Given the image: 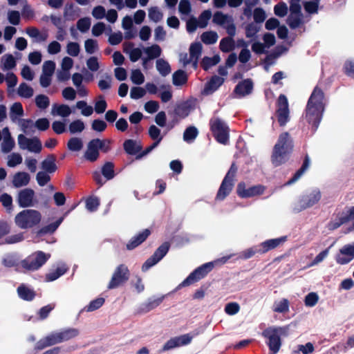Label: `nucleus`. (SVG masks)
Returning <instances> with one entry per match:
<instances>
[{"label": "nucleus", "instance_id": "obj_1", "mask_svg": "<svg viewBox=\"0 0 354 354\" xmlns=\"http://www.w3.org/2000/svg\"><path fill=\"white\" fill-rule=\"evenodd\" d=\"M324 93L317 87L315 88L308 102L305 118L315 130L321 120L322 113L324 111Z\"/></svg>", "mask_w": 354, "mask_h": 354}, {"label": "nucleus", "instance_id": "obj_2", "mask_svg": "<svg viewBox=\"0 0 354 354\" xmlns=\"http://www.w3.org/2000/svg\"><path fill=\"white\" fill-rule=\"evenodd\" d=\"M292 149V142L288 133L285 132L279 135L275 144L271 160L274 166H279L286 160L287 155Z\"/></svg>", "mask_w": 354, "mask_h": 354}, {"label": "nucleus", "instance_id": "obj_3", "mask_svg": "<svg viewBox=\"0 0 354 354\" xmlns=\"http://www.w3.org/2000/svg\"><path fill=\"white\" fill-rule=\"evenodd\" d=\"M230 257L231 255L223 257L214 261L206 263L198 267L190 273V274L176 287V290H179L183 287L189 286L204 278L215 266L224 264L228 261V259H230Z\"/></svg>", "mask_w": 354, "mask_h": 354}, {"label": "nucleus", "instance_id": "obj_4", "mask_svg": "<svg viewBox=\"0 0 354 354\" xmlns=\"http://www.w3.org/2000/svg\"><path fill=\"white\" fill-rule=\"evenodd\" d=\"M288 331V326L269 327L263 331L262 335L268 339L270 354H277L279 352L281 346L280 337L287 336Z\"/></svg>", "mask_w": 354, "mask_h": 354}, {"label": "nucleus", "instance_id": "obj_5", "mask_svg": "<svg viewBox=\"0 0 354 354\" xmlns=\"http://www.w3.org/2000/svg\"><path fill=\"white\" fill-rule=\"evenodd\" d=\"M322 194L318 188H312L300 195L293 203L292 209L295 212H300L317 204Z\"/></svg>", "mask_w": 354, "mask_h": 354}, {"label": "nucleus", "instance_id": "obj_6", "mask_svg": "<svg viewBox=\"0 0 354 354\" xmlns=\"http://www.w3.org/2000/svg\"><path fill=\"white\" fill-rule=\"evenodd\" d=\"M41 220V213L35 209H24L18 213L15 223L21 229H30L38 225Z\"/></svg>", "mask_w": 354, "mask_h": 354}, {"label": "nucleus", "instance_id": "obj_7", "mask_svg": "<svg viewBox=\"0 0 354 354\" xmlns=\"http://www.w3.org/2000/svg\"><path fill=\"white\" fill-rule=\"evenodd\" d=\"M111 141L108 139L100 140L99 138L93 139L87 144L86 150L84 153V158L91 162L95 161L99 157V151L108 152L111 147Z\"/></svg>", "mask_w": 354, "mask_h": 354}, {"label": "nucleus", "instance_id": "obj_8", "mask_svg": "<svg viewBox=\"0 0 354 354\" xmlns=\"http://www.w3.org/2000/svg\"><path fill=\"white\" fill-rule=\"evenodd\" d=\"M209 124L216 140L221 144L226 145L229 140V128L227 124L217 117H213Z\"/></svg>", "mask_w": 354, "mask_h": 354}, {"label": "nucleus", "instance_id": "obj_9", "mask_svg": "<svg viewBox=\"0 0 354 354\" xmlns=\"http://www.w3.org/2000/svg\"><path fill=\"white\" fill-rule=\"evenodd\" d=\"M50 257V254L38 251L29 255L21 262V267L27 270H36L41 268Z\"/></svg>", "mask_w": 354, "mask_h": 354}, {"label": "nucleus", "instance_id": "obj_10", "mask_svg": "<svg viewBox=\"0 0 354 354\" xmlns=\"http://www.w3.org/2000/svg\"><path fill=\"white\" fill-rule=\"evenodd\" d=\"M236 171L237 168L234 165H232L221 185L216 195V199L222 201L231 192Z\"/></svg>", "mask_w": 354, "mask_h": 354}, {"label": "nucleus", "instance_id": "obj_11", "mask_svg": "<svg viewBox=\"0 0 354 354\" xmlns=\"http://www.w3.org/2000/svg\"><path fill=\"white\" fill-rule=\"evenodd\" d=\"M18 145L21 149L28 150L30 152L39 153L42 149V145L37 137L28 138L24 134H19L17 138Z\"/></svg>", "mask_w": 354, "mask_h": 354}, {"label": "nucleus", "instance_id": "obj_12", "mask_svg": "<svg viewBox=\"0 0 354 354\" xmlns=\"http://www.w3.org/2000/svg\"><path fill=\"white\" fill-rule=\"evenodd\" d=\"M213 22L223 27L230 36L234 37L236 35V26L231 16L216 12L213 16Z\"/></svg>", "mask_w": 354, "mask_h": 354}, {"label": "nucleus", "instance_id": "obj_13", "mask_svg": "<svg viewBox=\"0 0 354 354\" xmlns=\"http://www.w3.org/2000/svg\"><path fill=\"white\" fill-rule=\"evenodd\" d=\"M266 187L258 185L252 187H247L244 183H240L237 185L236 193L241 198H252L262 195Z\"/></svg>", "mask_w": 354, "mask_h": 354}, {"label": "nucleus", "instance_id": "obj_14", "mask_svg": "<svg viewBox=\"0 0 354 354\" xmlns=\"http://www.w3.org/2000/svg\"><path fill=\"white\" fill-rule=\"evenodd\" d=\"M290 10V14L288 19V24L290 28H296L303 23L299 0H291Z\"/></svg>", "mask_w": 354, "mask_h": 354}, {"label": "nucleus", "instance_id": "obj_15", "mask_svg": "<svg viewBox=\"0 0 354 354\" xmlns=\"http://www.w3.org/2000/svg\"><path fill=\"white\" fill-rule=\"evenodd\" d=\"M169 248V244L168 243H164L162 244L154 252L153 256L149 258L145 263L142 265V271H147L153 266L156 265L159 261H160L167 253Z\"/></svg>", "mask_w": 354, "mask_h": 354}, {"label": "nucleus", "instance_id": "obj_16", "mask_svg": "<svg viewBox=\"0 0 354 354\" xmlns=\"http://www.w3.org/2000/svg\"><path fill=\"white\" fill-rule=\"evenodd\" d=\"M277 113L280 125H285L289 120V109L288 100L284 95H281L279 97Z\"/></svg>", "mask_w": 354, "mask_h": 354}, {"label": "nucleus", "instance_id": "obj_17", "mask_svg": "<svg viewBox=\"0 0 354 354\" xmlns=\"http://www.w3.org/2000/svg\"><path fill=\"white\" fill-rule=\"evenodd\" d=\"M129 278V270L127 266L124 265H120L115 269L111 281L109 283L108 288L109 289H113L124 281H126Z\"/></svg>", "mask_w": 354, "mask_h": 354}, {"label": "nucleus", "instance_id": "obj_18", "mask_svg": "<svg viewBox=\"0 0 354 354\" xmlns=\"http://www.w3.org/2000/svg\"><path fill=\"white\" fill-rule=\"evenodd\" d=\"M35 192L30 188L21 190L17 196V202L21 207H32L34 202Z\"/></svg>", "mask_w": 354, "mask_h": 354}, {"label": "nucleus", "instance_id": "obj_19", "mask_svg": "<svg viewBox=\"0 0 354 354\" xmlns=\"http://www.w3.org/2000/svg\"><path fill=\"white\" fill-rule=\"evenodd\" d=\"M354 257V246L346 245L343 246L337 254L335 259L339 264H346L350 262Z\"/></svg>", "mask_w": 354, "mask_h": 354}, {"label": "nucleus", "instance_id": "obj_20", "mask_svg": "<svg viewBox=\"0 0 354 354\" xmlns=\"http://www.w3.org/2000/svg\"><path fill=\"white\" fill-rule=\"evenodd\" d=\"M161 52L162 50L160 47L157 44L143 48V66H145L149 60L158 57L160 55Z\"/></svg>", "mask_w": 354, "mask_h": 354}, {"label": "nucleus", "instance_id": "obj_21", "mask_svg": "<svg viewBox=\"0 0 354 354\" xmlns=\"http://www.w3.org/2000/svg\"><path fill=\"white\" fill-rule=\"evenodd\" d=\"M62 342L61 337L59 332L51 333L49 335L41 339L37 344V349H43L45 347L50 346Z\"/></svg>", "mask_w": 354, "mask_h": 354}, {"label": "nucleus", "instance_id": "obj_22", "mask_svg": "<svg viewBox=\"0 0 354 354\" xmlns=\"http://www.w3.org/2000/svg\"><path fill=\"white\" fill-rule=\"evenodd\" d=\"M285 241L286 237L267 240L258 245L259 253H266L272 249L276 248Z\"/></svg>", "mask_w": 354, "mask_h": 354}, {"label": "nucleus", "instance_id": "obj_23", "mask_svg": "<svg viewBox=\"0 0 354 354\" xmlns=\"http://www.w3.org/2000/svg\"><path fill=\"white\" fill-rule=\"evenodd\" d=\"M30 175L24 171L16 173L12 179V185L15 187L19 188L27 185L30 182Z\"/></svg>", "mask_w": 354, "mask_h": 354}, {"label": "nucleus", "instance_id": "obj_24", "mask_svg": "<svg viewBox=\"0 0 354 354\" xmlns=\"http://www.w3.org/2000/svg\"><path fill=\"white\" fill-rule=\"evenodd\" d=\"M224 82L223 77L218 76L213 77L211 80L207 82L203 89V94L209 95L214 92Z\"/></svg>", "mask_w": 354, "mask_h": 354}, {"label": "nucleus", "instance_id": "obj_25", "mask_svg": "<svg viewBox=\"0 0 354 354\" xmlns=\"http://www.w3.org/2000/svg\"><path fill=\"white\" fill-rule=\"evenodd\" d=\"M202 53V45L201 43H194L189 48V55L192 61V66L196 68L198 65V59Z\"/></svg>", "mask_w": 354, "mask_h": 354}, {"label": "nucleus", "instance_id": "obj_26", "mask_svg": "<svg viewBox=\"0 0 354 354\" xmlns=\"http://www.w3.org/2000/svg\"><path fill=\"white\" fill-rule=\"evenodd\" d=\"M149 134L150 137L153 140H155V142L150 147H149L147 148V152H149L151 150H153L154 148H156L159 145V143L160 142V141L162 139V137L160 136V130L155 125H151L149 127Z\"/></svg>", "mask_w": 354, "mask_h": 354}, {"label": "nucleus", "instance_id": "obj_27", "mask_svg": "<svg viewBox=\"0 0 354 354\" xmlns=\"http://www.w3.org/2000/svg\"><path fill=\"white\" fill-rule=\"evenodd\" d=\"M150 234V231L149 230H145L141 233L138 234L137 236H134L131 239V241L127 243V248L129 250H132L142 243Z\"/></svg>", "mask_w": 354, "mask_h": 354}, {"label": "nucleus", "instance_id": "obj_28", "mask_svg": "<svg viewBox=\"0 0 354 354\" xmlns=\"http://www.w3.org/2000/svg\"><path fill=\"white\" fill-rule=\"evenodd\" d=\"M71 112V108L66 104H53L51 110L53 115H58L62 118L69 116Z\"/></svg>", "mask_w": 354, "mask_h": 354}, {"label": "nucleus", "instance_id": "obj_29", "mask_svg": "<svg viewBox=\"0 0 354 354\" xmlns=\"http://www.w3.org/2000/svg\"><path fill=\"white\" fill-rule=\"evenodd\" d=\"M24 115L22 105L19 102H15L12 104L10 111V118L14 122H18L21 120L20 118Z\"/></svg>", "mask_w": 354, "mask_h": 354}, {"label": "nucleus", "instance_id": "obj_30", "mask_svg": "<svg viewBox=\"0 0 354 354\" xmlns=\"http://www.w3.org/2000/svg\"><path fill=\"white\" fill-rule=\"evenodd\" d=\"M252 88V83L249 80H245L239 83L235 88V93L240 96L249 94Z\"/></svg>", "mask_w": 354, "mask_h": 354}, {"label": "nucleus", "instance_id": "obj_31", "mask_svg": "<svg viewBox=\"0 0 354 354\" xmlns=\"http://www.w3.org/2000/svg\"><path fill=\"white\" fill-rule=\"evenodd\" d=\"M16 66V60L12 55L6 54L1 57V67L3 70H10Z\"/></svg>", "mask_w": 354, "mask_h": 354}, {"label": "nucleus", "instance_id": "obj_32", "mask_svg": "<svg viewBox=\"0 0 354 354\" xmlns=\"http://www.w3.org/2000/svg\"><path fill=\"white\" fill-rule=\"evenodd\" d=\"M156 66L157 71L162 76H167L171 73L169 63L163 59H157Z\"/></svg>", "mask_w": 354, "mask_h": 354}, {"label": "nucleus", "instance_id": "obj_33", "mask_svg": "<svg viewBox=\"0 0 354 354\" xmlns=\"http://www.w3.org/2000/svg\"><path fill=\"white\" fill-rule=\"evenodd\" d=\"M24 133L30 134L35 132V123L31 120H21L17 122Z\"/></svg>", "mask_w": 354, "mask_h": 354}, {"label": "nucleus", "instance_id": "obj_34", "mask_svg": "<svg viewBox=\"0 0 354 354\" xmlns=\"http://www.w3.org/2000/svg\"><path fill=\"white\" fill-rule=\"evenodd\" d=\"M192 110V106L190 103L186 102L183 104L179 105L175 110L176 115L180 118H184L187 117L191 111Z\"/></svg>", "mask_w": 354, "mask_h": 354}, {"label": "nucleus", "instance_id": "obj_35", "mask_svg": "<svg viewBox=\"0 0 354 354\" xmlns=\"http://www.w3.org/2000/svg\"><path fill=\"white\" fill-rule=\"evenodd\" d=\"M20 298L24 300H32L35 297V292L24 285L20 286L17 289Z\"/></svg>", "mask_w": 354, "mask_h": 354}, {"label": "nucleus", "instance_id": "obj_36", "mask_svg": "<svg viewBox=\"0 0 354 354\" xmlns=\"http://www.w3.org/2000/svg\"><path fill=\"white\" fill-rule=\"evenodd\" d=\"M220 49L224 53H228L234 48V41L232 37H225L220 41Z\"/></svg>", "mask_w": 354, "mask_h": 354}, {"label": "nucleus", "instance_id": "obj_37", "mask_svg": "<svg viewBox=\"0 0 354 354\" xmlns=\"http://www.w3.org/2000/svg\"><path fill=\"white\" fill-rule=\"evenodd\" d=\"M220 60V56L218 55H216L212 57H205L201 62V66L204 70L207 71L212 66L217 64Z\"/></svg>", "mask_w": 354, "mask_h": 354}, {"label": "nucleus", "instance_id": "obj_38", "mask_svg": "<svg viewBox=\"0 0 354 354\" xmlns=\"http://www.w3.org/2000/svg\"><path fill=\"white\" fill-rule=\"evenodd\" d=\"M17 93L22 97L30 98L33 95L34 91L31 86L26 83H22L19 85Z\"/></svg>", "mask_w": 354, "mask_h": 354}, {"label": "nucleus", "instance_id": "obj_39", "mask_svg": "<svg viewBox=\"0 0 354 354\" xmlns=\"http://www.w3.org/2000/svg\"><path fill=\"white\" fill-rule=\"evenodd\" d=\"M67 147L71 151H79L83 147V141L80 138H71L67 143Z\"/></svg>", "mask_w": 354, "mask_h": 354}, {"label": "nucleus", "instance_id": "obj_40", "mask_svg": "<svg viewBox=\"0 0 354 354\" xmlns=\"http://www.w3.org/2000/svg\"><path fill=\"white\" fill-rule=\"evenodd\" d=\"M218 36L216 32L208 31L202 34L201 40L206 44H212L216 42Z\"/></svg>", "mask_w": 354, "mask_h": 354}, {"label": "nucleus", "instance_id": "obj_41", "mask_svg": "<svg viewBox=\"0 0 354 354\" xmlns=\"http://www.w3.org/2000/svg\"><path fill=\"white\" fill-rule=\"evenodd\" d=\"M76 107L81 110V113L86 117L91 115L93 113V108L88 105L85 101H78Z\"/></svg>", "mask_w": 354, "mask_h": 354}, {"label": "nucleus", "instance_id": "obj_42", "mask_svg": "<svg viewBox=\"0 0 354 354\" xmlns=\"http://www.w3.org/2000/svg\"><path fill=\"white\" fill-rule=\"evenodd\" d=\"M198 130L194 127H189L183 133V140L187 142H193L198 136Z\"/></svg>", "mask_w": 354, "mask_h": 354}, {"label": "nucleus", "instance_id": "obj_43", "mask_svg": "<svg viewBox=\"0 0 354 354\" xmlns=\"http://www.w3.org/2000/svg\"><path fill=\"white\" fill-rule=\"evenodd\" d=\"M211 17L212 12L209 10H204L197 19L198 27L201 28L206 27Z\"/></svg>", "mask_w": 354, "mask_h": 354}, {"label": "nucleus", "instance_id": "obj_44", "mask_svg": "<svg viewBox=\"0 0 354 354\" xmlns=\"http://www.w3.org/2000/svg\"><path fill=\"white\" fill-rule=\"evenodd\" d=\"M173 84L176 86H180L187 82V75L183 71H178L173 74Z\"/></svg>", "mask_w": 354, "mask_h": 354}, {"label": "nucleus", "instance_id": "obj_45", "mask_svg": "<svg viewBox=\"0 0 354 354\" xmlns=\"http://www.w3.org/2000/svg\"><path fill=\"white\" fill-rule=\"evenodd\" d=\"M62 342L69 340L78 335L79 332L75 328H68L62 331L59 332Z\"/></svg>", "mask_w": 354, "mask_h": 354}, {"label": "nucleus", "instance_id": "obj_46", "mask_svg": "<svg viewBox=\"0 0 354 354\" xmlns=\"http://www.w3.org/2000/svg\"><path fill=\"white\" fill-rule=\"evenodd\" d=\"M91 25V20L89 17H84L80 19L77 22V28L81 32H86Z\"/></svg>", "mask_w": 354, "mask_h": 354}, {"label": "nucleus", "instance_id": "obj_47", "mask_svg": "<svg viewBox=\"0 0 354 354\" xmlns=\"http://www.w3.org/2000/svg\"><path fill=\"white\" fill-rule=\"evenodd\" d=\"M289 309L288 301L286 299H283L280 301H276L273 305V310L277 313H286Z\"/></svg>", "mask_w": 354, "mask_h": 354}, {"label": "nucleus", "instance_id": "obj_48", "mask_svg": "<svg viewBox=\"0 0 354 354\" xmlns=\"http://www.w3.org/2000/svg\"><path fill=\"white\" fill-rule=\"evenodd\" d=\"M35 104L40 109H46L50 105V100L45 95H38L35 97Z\"/></svg>", "mask_w": 354, "mask_h": 354}, {"label": "nucleus", "instance_id": "obj_49", "mask_svg": "<svg viewBox=\"0 0 354 354\" xmlns=\"http://www.w3.org/2000/svg\"><path fill=\"white\" fill-rule=\"evenodd\" d=\"M148 16L151 20L157 23L162 19L163 15L158 7H151L149 9Z\"/></svg>", "mask_w": 354, "mask_h": 354}, {"label": "nucleus", "instance_id": "obj_50", "mask_svg": "<svg viewBox=\"0 0 354 354\" xmlns=\"http://www.w3.org/2000/svg\"><path fill=\"white\" fill-rule=\"evenodd\" d=\"M41 167L48 173H53L56 170L55 160L53 157H48L41 162Z\"/></svg>", "mask_w": 354, "mask_h": 354}, {"label": "nucleus", "instance_id": "obj_51", "mask_svg": "<svg viewBox=\"0 0 354 354\" xmlns=\"http://www.w3.org/2000/svg\"><path fill=\"white\" fill-rule=\"evenodd\" d=\"M113 164L111 162H106L102 169V175L107 179L111 180L114 177Z\"/></svg>", "mask_w": 354, "mask_h": 354}, {"label": "nucleus", "instance_id": "obj_52", "mask_svg": "<svg viewBox=\"0 0 354 354\" xmlns=\"http://www.w3.org/2000/svg\"><path fill=\"white\" fill-rule=\"evenodd\" d=\"M319 299L317 293L311 292L305 297L304 304L307 307H313L317 304Z\"/></svg>", "mask_w": 354, "mask_h": 354}, {"label": "nucleus", "instance_id": "obj_53", "mask_svg": "<svg viewBox=\"0 0 354 354\" xmlns=\"http://www.w3.org/2000/svg\"><path fill=\"white\" fill-rule=\"evenodd\" d=\"M22 162V157L18 153H12L8 156L7 165L10 167H15V166Z\"/></svg>", "mask_w": 354, "mask_h": 354}, {"label": "nucleus", "instance_id": "obj_54", "mask_svg": "<svg viewBox=\"0 0 354 354\" xmlns=\"http://www.w3.org/2000/svg\"><path fill=\"white\" fill-rule=\"evenodd\" d=\"M309 165L310 160L308 157H306L301 168L296 172L293 178L290 179L287 184L290 185L297 181L302 176L304 171L308 168Z\"/></svg>", "mask_w": 354, "mask_h": 354}, {"label": "nucleus", "instance_id": "obj_55", "mask_svg": "<svg viewBox=\"0 0 354 354\" xmlns=\"http://www.w3.org/2000/svg\"><path fill=\"white\" fill-rule=\"evenodd\" d=\"M69 131L71 133L82 132L84 128V123L80 120H76L69 124Z\"/></svg>", "mask_w": 354, "mask_h": 354}, {"label": "nucleus", "instance_id": "obj_56", "mask_svg": "<svg viewBox=\"0 0 354 354\" xmlns=\"http://www.w3.org/2000/svg\"><path fill=\"white\" fill-rule=\"evenodd\" d=\"M84 48L87 53L93 54L98 50V44L96 40L88 39L84 42Z\"/></svg>", "mask_w": 354, "mask_h": 354}, {"label": "nucleus", "instance_id": "obj_57", "mask_svg": "<svg viewBox=\"0 0 354 354\" xmlns=\"http://www.w3.org/2000/svg\"><path fill=\"white\" fill-rule=\"evenodd\" d=\"M0 201L8 212L12 211V198L8 194H3L0 196Z\"/></svg>", "mask_w": 354, "mask_h": 354}, {"label": "nucleus", "instance_id": "obj_58", "mask_svg": "<svg viewBox=\"0 0 354 354\" xmlns=\"http://www.w3.org/2000/svg\"><path fill=\"white\" fill-rule=\"evenodd\" d=\"M131 80L133 84L140 85L145 82V76L139 69H136L131 71Z\"/></svg>", "mask_w": 354, "mask_h": 354}, {"label": "nucleus", "instance_id": "obj_59", "mask_svg": "<svg viewBox=\"0 0 354 354\" xmlns=\"http://www.w3.org/2000/svg\"><path fill=\"white\" fill-rule=\"evenodd\" d=\"M314 351V346L312 343L308 342L305 345H298L297 349L292 351L293 354H299L301 352L303 354H310Z\"/></svg>", "mask_w": 354, "mask_h": 354}, {"label": "nucleus", "instance_id": "obj_60", "mask_svg": "<svg viewBox=\"0 0 354 354\" xmlns=\"http://www.w3.org/2000/svg\"><path fill=\"white\" fill-rule=\"evenodd\" d=\"M80 51V45L76 42H68L66 45V53L72 56V57H77Z\"/></svg>", "mask_w": 354, "mask_h": 354}, {"label": "nucleus", "instance_id": "obj_61", "mask_svg": "<svg viewBox=\"0 0 354 354\" xmlns=\"http://www.w3.org/2000/svg\"><path fill=\"white\" fill-rule=\"evenodd\" d=\"M182 346L178 336L169 339L163 346L162 351H166L176 347Z\"/></svg>", "mask_w": 354, "mask_h": 354}, {"label": "nucleus", "instance_id": "obj_62", "mask_svg": "<svg viewBox=\"0 0 354 354\" xmlns=\"http://www.w3.org/2000/svg\"><path fill=\"white\" fill-rule=\"evenodd\" d=\"M145 94V89L138 86L132 87L130 91V97L133 100L140 99L144 97Z\"/></svg>", "mask_w": 354, "mask_h": 354}, {"label": "nucleus", "instance_id": "obj_63", "mask_svg": "<svg viewBox=\"0 0 354 354\" xmlns=\"http://www.w3.org/2000/svg\"><path fill=\"white\" fill-rule=\"evenodd\" d=\"M55 70V63L53 61H46L43 64L42 66V73L53 75L54 71Z\"/></svg>", "mask_w": 354, "mask_h": 354}, {"label": "nucleus", "instance_id": "obj_64", "mask_svg": "<svg viewBox=\"0 0 354 354\" xmlns=\"http://www.w3.org/2000/svg\"><path fill=\"white\" fill-rule=\"evenodd\" d=\"M104 303V299L100 297L91 301L90 304L85 308V309L88 312L94 311L100 308Z\"/></svg>", "mask_w": 354, "mask_h": 354}]
</instances>
